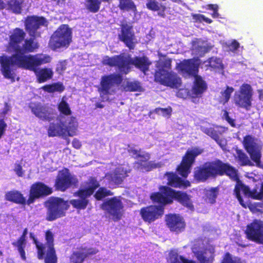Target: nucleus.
Here are the masks:
<instances>
[{"instance_id": "nucleus-1", "label": "nucleus", "mask_w": 263, "mask_h": 263, "mask_svg": "<svg viewBox=\"0 0 263 263\" xmlns=\"http://www.w3.org/2000/svg\"><path fill=\"white\" fill-rule=\"evenodd\" d=\"M51 60V58L46 54L24 55L21 52H17L12 57H0L1 70L6 78L11 79L14 77L16 68H22L34 71L38 81L44 82L52 78L53 71L50 68L38 69L37 67L50 62Z\"/></svg>"}, {"instance_id": "nucleus-2", "label": "nucleus", "mask_w": 263, "mask_h": 263, "mask_svg": "<svg viewBox=\"0 0 263 263\" xmlns=\"http://www.w3.org/2000/svg\"><path fill=\"white\" fill-rule=\"evenodd\" d=\"M160 193H154L151 196V199L159 205H151L141 210L140 214L143 220L151 222L160 217L163 214L164 206L172 202V199H180L181 193L175 192L169 187L163 186L160 188Z\"/></svg>"}, {"instance_id": "nucleus-3", "label": "nucleus", "mask_w": 263, "mask_h": 263, "mask_svg": "<svg viewBox=\"0 0 263 263\" xmlns=\"http://www.w3.org/2000/svg\"><path fill=\"white\" fill-rule=\"evenodd\" d=\"M234 166L228 163H224L219 159L206 162L196 167L194 172V177L198 182H204L210 178L226 175L234 178L235 175Z\"/></svg>"}, {"instance_id": "nucleus-4", "label": "nucleus", "mask_w": 263, "mask_h": 263, "mask_svg": "<svg viewBox=\"0 0 263 263\" xmlns=\"http://www.w3.org/2000/svg\"><path fill=\"white\" fill-rule=\"evenodd\" d=\"M102 62L104 65L117 67L118 70L123 74L128 73L133 65L145 73L150 64L146 57L132 58L129 55L125 53L112 57L105 56L103 58Z\"/></svg>"}, {"instance_id": "nucleus-5", "label": "nucleus", "mask_w": 263, "mask_h": 263, "mask_svg": "<svg viewBox=\"0 0 263 263\" xmlns=\"http://www.w3.org/2000/svg\"><path fill=\"white\" fill-rule=\"evenodd\" d=\"M171 63L169 59H160L157 62L155 80L164 85L178 88L181 85V80L175 73L168 71Z\"/></svg>"}, {"instance_id": "nucleus-6", "label": "nucleus", "mask_w": 263, "mask_h": 263, "mask_svg": "<svg viewBox=\"0 0 263 263\" xmlns=\"http://www.w3.org/2000/svg\"><path fill=\"white\" fill-rule=\"evenodd\" d=\"M78 122L75 118L60 116L54 122L50 124L48 128L49 136H69L75 135Z\"/></svg>"}, {"instance_id": "nucleus-7", "label": "nucleus", "mask_w": 263, "mask_h": 263, "mask_svg": "<svg viewBox=\"0 0 263 263\" xmlns=\"http://www.w3.org/2000/svg\"><path fill=\"white\" fill-rule=\"evenodd\" d=\"M25 35V33L23 30L19 28H16L14 30L12 34L10 36L9 47L10 50H12L15 52V53L11 57L15 55L17 52H21L25 55L24 53L25 52H32L38 48L37 43L34 42L32 39H30L25 40L23 48H21L19 44L23 41Z\"/></svg>"}, {"instance_id": "nucleus-8", "label": "nucleus", "mask_w": 263, "mask_h": 263, "mask_svg": "<svg viewBox=\"0 0 263 263\" xmlns=\"http://www.w3.org/2000/svg\"><path fill=\"white\" fill-rule=\"evenodd\" d=\"M46 243L43 244L34 240L37 248L38 258H44L45 263H57V257L54 248L53 235L50 231H48L45 235Z\"/></svg>"}, {"instance_id": "nucleus-9", "label": "nucleus", "mask_w": 263, "mask_h": 263, "mask_svg": "<svg viewBox=\"0 0 263 263\" xmlns=\"http://www.w3.org/2000/svg\"><path fill=\"white\" fill-rule=\"evenodd\" d=\"M122 78L119 74L113 73L105 76L101 78L99 92L103 101L109 99V95L115 93L117 88L121 83Z\"/></svg>"}, {"instance_id": "nucleus-10", "label": "nucleus", "mask_w": 263, "mask_h": 263, "mask_svg": "<svg viewBox=\"0 0 263 263\" xmlns=\"http://www.w3.org/2000/svg\"><path fill=\"white\" fill-rule=\"evenodd\" d=\"M71 40V29L67 25H62L52 35L49 41V46L53 49L67 47Z\"/></svg>"}, {"instance_id": "nucleus-11", "label": "nucleus", "mask_w": 263, "mask_h": 263, "mask_svg": "<svg viewBox=\"0 0 263 263\" xmlns=\"http://www.w3.org/2000/svg\"><path fill=\"white\" fill-rule=\"evenodd\" d=\"M128 152L131 156L137 159V162L135 166L142 171H149L153 168L161 167L163 165L162 162H147L149 159L148 153L141 152L135 146H129Z\"/></svg>"}, {"instance_id": "nucleus-12", "label": "nucleus", "mask_w": 263, "mask_h": 263, "mask_svg": "<svg viewBox=\"0 0 263 263\" xmlns=\"http://www.w3.org/2000/svg\"><path fill=\"white\" fill-rule=\"evenodd\" d=\"M99 186V183L95 178H91L89 179L86 188L81 190L78 192L79 198L71 200L70 201V204L77 209H85L88 203V200L87 198L93 194L94 191Z\"/></svg>"}, {"instance_id": "nucleus-13", "label": "nucleus", "mask_w": 263, "mask_h": 263, "mask_svg": "<svg viewBox=\"0 0 263 263\" xmlns=\"http://www.w3.org/2000/svg\"><path fill=\"white\" fill-rule=\"evenodd\" d=\"M243 145L251 159L256 163L258 167H262L261 163V147L255 142L254 139L251 135H246L243 137Z\"/></svg>"}, {"instance_id": "nucleus-14", "label": "nucleus", "mask_w": 263, "mask_h": 263, "mask_svg": "<svg viewBox=\"0 0 263 263\" xmlns=\"http://www.w3.org/2000/svg\"><path fill=\"white\" fill-rule=\"evenodd\" d=\"M47 219L49 221H52L64 216L65 211L67 209V203L60 198L49 200L47 203Z\"/></svg>"}, {"instance_id": "nucleus-15", "label": "nucleus", "mask_w": 263, "mask_h": 263, "mask_svg": "<svg viewBox=\"0 0 263 263\" xmlns=\"http://www.w3.org/2000/svg\"><path fill=\"white\" fill-rule=\"evenodd\" d=\"M252 89L250 85L243 84L239 90L236 92L234 96L235 104L238 106L249 110L251 106Z\"/></svg>"}, {"instance_id": "nucleus-16", "label": "nucleus", "mask_w": 263, "mask_h": 263, "mask_svg": "<svg viewBox=\"0 0 263 263\" xmlns=\"http://www.w3.org/2000/svg\"><path fill=\"white\" fill-rule=\"evenodd\" d=\"M203 149L195 147L188 149L182 158V178H186L191 172L192 165L195 162L196 158L201 154Z\"/></svg>"}, {"instance_id": "nucleus-17", "label": "nucleus", "mask_w": 263, "mask_h": 263, "mask_svg": "<svg viewBox=\"0 0 263 263\" xmlns=\"http://www.w3.org/2000/svg\"><path fill=\"white\" fill-rule=\"evenodd\" d=\"M247 238L259 244H263V221L255 219L247 225L245 231Z\"/></svg>"}, {"instance_id": "nucleus-18", "label": "nucleus", "mask_w": 263, "mask_h": 263, "mask_svg": "<svg viewBox=\"0 0 263 263\" xmlns=\"http://www.w3.org/2000/svg\"><path fill=\"white\" fill-rule=\"evenodd\" d=\"M102 209L112 216L115 221L118 220L122 216L123 204L119 197H113L105 201L102 204Z\"/></svg>"}, {"instance_id": "nucleus-19", "label": "nucleus", "mask_w": 263, "mask_h": 263, "mask_svg": "<svg viewBox=\"0 0 263 263\" xmlns=\"http://www.w3.org/2000/svg\"><path fill=\"white\" fill-rule=\"evenodd\" d=\"M26 28L30 35L34 37L40 36V28L42 26L47 25V21L43 17L30 16L28 17L25 22Z\"/></svg>"}, {"instance_id": "nucleus-20", "label": "nucleus", "mask_w": 263, "mask_h": 263, "mask_svg": "<svg viewBox=\"0 0 263 263\" xmlns=\"http://www.w3.org/2000/svg\"><path fill=\"white\" fill-rule=\"evenodd\" d=\"M200 60L197 58L184 60L182 61V76L185 78H191L199 76Z\"/></svg>"}, {"instance_id": "nucleus-21", "label": "nucleus", "mask_w": 263, "mask_h": 263, "mask_svg": "<svg viewBox=\"0 0 263 263\" xmlns=\"http://www.w3.org/2000/svg\"><path fill=\"white\" fill-rule=\"evenodd\" d=\"M77 182V179L67 170H64L59 173L55 181V186L58 190L64 191Z\"/></svg>"}, {"instance_id": "nucleus-22", "label": "nucleus", "mask_w": 263, "mask_h": 263, "mask_svg": "<svg viewBox=\"0 0 263 263\" xmlns=\"http://www.w3.org/2000/svg\"><path fill=\"white\" fill-rule=\"evenodd\" d=\"M51 193V190L44 184L37 182L32 185L30 190L29 197L27 201L29 205L34 201L43 196L47 195Z\"/></svg>"}, {"instance_id": "nucleus-23", "label": "nucleus", "mask_w": 263, "mask_h": 263, "mask_svg": "<svg viewBox=\"0 0 263 263\" xmlns=\"http://www.w3.org/2000/svg\"><path fill=\"white\" fill-rule=\"evenodd\" d=\"M29 108L32 112L42 120L50 121L53 118L52 111L49 107L39 103H30Z\"/></svg>"}, {"instance_id": "nucleus-24", "label": "nucleus", "mask_w": 263, "mask_h": 263, "mask_svg": "<svg viewBox=\"0 0 263 263\" xmlns=\"http://www.w3.org/2000/svg\"><path fill=\"white\" fill-rule=\"evenodd\" d=\"M194 78L190 96L192 99L201 98L208 89V85L200 75L196 76Z\"/></svg>"}, {"instance_id": "nucleus-25", "label": "nucleus", "mask_w": 263, "mask_h": 263, "mask_svg": "<svg viewBox=\"0 0 263 263\" xmlns=\"http://www.w3.org/2000/svg\"><path fill=\"white\" fill-rule=\"evenodd\" d=\"M129 171L130 169L127 165H120L112 173L107 174L105 178L115 184H120L127 177Z\"/></svg>"}, {"instance_id": "nucleus-26", "label": "nucleus", "mask_w": 263, "mask_h": 263, "mask_svg": "<svg viewBox=\"0 0 263 263\" xmlns=\"http://www.w3.org/2000/svg\"><path fill=\"white\" fill-rule=\"evenodd\" d=\"M119 38L130 49H133L135 44L134 34L132 31V27L127 24H123L122 26L121 34Z\"/></svg>"}, {"instance_id": "nucleus-27", "label": "nucleus", "mask_w": 263, "mask_h": 263, "mask_svg": "<svg viewBox=\"0 0 263 263\" xmlns=\"http://www.w3.org/2000/svg\"><path fill=\"white\" fill-rule=\"evenodd\" d=\"M192 48L197 54L202 56L212 50L213 46L201 39L196 38L192 42Z\"/></svg>"}, {"instance_id": "nucleus-28", "label": "nucleus", "mask_w": 263, "mask_h": 263, "mask_svg": "<svg viewBox=\"0 0 263 263\" xmlns=\"http://www.w3.org/2000/svg\"><path fill=\"white\" fill-rule=\"evenodd\" d=\"M98 250L95 249H82L74 251L70 256V263H82L88 255L95 254Z\"/></svg>"}, {"instance_id": "nucleus-29", "label": "nucleus", "mask_w": 263, "mask_h": 263, "mask_svg": "<svg viewBox=\"0 0 263 263\" xmlns=\"http://www.w3.org/2000/svg\"><path fill=\"white\" fill-rule=\"evenodd\" d=\"M194 254L199 263H213L214 260V249L205 248L197 251Z\"/></svg>"}, {"instance_id": "nucleus-30", "label": "nucleus", "mask_w": 263, "mask_h": 263, "mask_svg": "<svg viewBox=\"0 0 263 263\" xmlns=\"http://www.w3.org/2000/svg\"><path fill=\"white\" fill-rule=\"evenodd\" d=\"M234 169L235 172V176L234 178H231L230 176H228L229 178L232 181H236V184L235 186V188L234 190V194L239 202V203L244 208H246V204L243 201V200L240 195V192L242 191L241 186L242 182L239 179L238 170L234 167Z\"/></svg>"}, {"instance_id": "nucleus-31", "label": "nucleus", "mask_w": 263, "mask_h": 263, "mask_svg": "<svg viewBox=\"0 0 263 263\" xmlns=\"http://www.w3.org/2000/svg\"><path fill=\"white\" fill-rule=\"evenodd\" d=\"M219 192V188L218 186L205 189L204 191V196L203 198L206 202L210 204H214L216 202Z\"/></svg>"}, {"instance_id": "nucleus-32", "label": "nucleus", "mask_w": 263, "mask_h": 263, "mask_svg": "<svg viewBox=\"0 0 263 263\" xmlns=\"http://www.w3.org/2000/svg\"><path fill=\"white\" fill-rule=\"evenodd\" d=\"M166 221L167 225L172 231L180 230L181 218L179 216L176 214H171L166 216Z\"/></svg>"}, {"instance_id": "nucleus-33", "label": "nucleus", "mask_w": 263, "mask_h": 263, "mask_svg": "<svg viewBox=\"0 0 263 263\" xmlns=\"http://www.w3.org/2000/svg\"><path fill=\"white\" fill-rule=\"evenodd\" d=\"M5 198L7 200L13 201L18 203H25V198L20 192L17 191H10L5 195Z\"/></svg>"}, {"instance_id": "nucleus-34", "label": "nucleus", "mask_w": 263, "mask_h": 263, "mask_svg": "<svg viewBox=\"0 0 263 263\" xmlns=\"http://www.w3.org/2000/svg\"><path fill=\"white\" fill-rule=\"evenodd\" d=\"M207 62L206 66L213 69H223V65L221 59L216 57L209 58L205 63Z\"/></svg>"}, {"instance_id": "nucleus-35", "label": "nucleus", "mask_w": 263, "mask_h": 263, "mask_svg": "<svg viewBox=\"0 0 263 263\" xmlns=\"http://www.w3.org/2000/svg\"><path fill=\"white\" fill-rule=\"evenodd\" d=\"M165 175L168 181L167 184L174 187H180L181 186V179L175 173H167Z\"/></svg>"}, {"instance_id": "nucleus-36", "label": "nucleus", "mask_w": 263, "mask_h": 263, "mask_svg": "<svg viewBox=\"0 0 263 263\" xmlns=\"http://www.w3.org/2000/svg\"><path fill=\"white\" fill-rule=\"evenodd\" d=\"M7 3L5 8L11 10L13 12L19 13L21 10L22 0H5Z\"/></svg>"}, {"instance_id": "nucleus-37", "label": "nucleus", "mask_w": 263, "mask_h": 263, "mask_svg": "<svg viewBox=\"0 0 263 263\" xmlns=\"http://www.w3.org/2000/svg\"><path fill=\"white\" fill-rule=\"evenodd\" d=\"M119 7L122 10L132 11L137 10L136 6L132 0H119Z\"/></svg>"}, {"instance_id": "nucleus-38", "label": "nucleus", "mask_w": 263, "mask_h": 263, "mask_svg": "<svg viewBox=\"0 0 263 263\" xmlns=\"http://www.w3.org/2000/svg\"><path fill=\"white\" fill-rule=\"evenodd\" d=\"M12 245L17 247V250L21 255V257L23 260H25L26 257L25 256V252L24 248L26 246V240L23 238L20 237L16 242L12 243Z\"/></svg>"}, {"instance_id": "nucleus-39", "label": "nucleus", "mask_w": 263, "mask_h": 263, "mask_svg": "<svg viewBox=\"0 0 263 263\" xmlns=\"http://www.w3.org/2000/svg\"><path fill=\"white\" fill-rule=\"evenodd\" d=\"M41 89L48 92H53L55 91L62 92L64 90V87L62 83H56L51 85L44 86Z\"/></svg>"}, {"instance_id": "nucleus-40", "label": "nucleus", "mask_w": 263, "mask_h": 263, "mask_svg": "<svg viewBox=\"0 0 263 263\" xmlns=\"http://www.w3.org/2000/svg\"><path fill=\"white\" fill-rule=\"evenodd\" d=\"M237 158L241 166H252L253 164L250 160L247 155L241 150L237 151Z\"/></svg>"}, {"instance_id": "nucleus-41", "label": "nucleus", "mask_w": 263, "mask_h": 263, "mask_svg": "<svg viewBox=\"0 0 263 263\" xmlns=\"http://www.w3.org/2000/svg\"><path fill=\"white\" fill-rule=\"evenodd\" d=\"M146 7L152 11L162 10L164 11L165 7L159 4L156 0H146Z\"/></svg>"}, {"instance_id": "nucleus-42", "label": "nucleus", "mask_w": 263, "mask_h": 263, "mask_svg": "<svg viewBox=\"0 0 263 263\" xmlns=\"http://www.w3.org/2000/svg\"><path fill=\"white\" fill-rule=\"evenodd\" d=\"M182 205L191 211L194 210V206L191 199V196L184 192H182Z\"/></svg>"}, {"instance_id": "nucleus-43", "label": "nucleus", "mask_w": 263, "mask_h": 263, "mask_svg": "<svg viewBox=\"0 0 263 263\" xmlns=\"http://www.w3.org/2000/svg\"><path fill=\"white\" fill-rule=\"evenodd\" d=\"M234 90L233 87L227 86L225 90L221 92V102H222L223 104L228 102Z\"/></svg>"}, {"instance_id": "nucleus-44", "label": "nucleus", "mask_w": 263, "mask_h": 263, "mask_svg": "<svg viewBox=\"0 0 263 263\" xmlns=\"http://www.w3.org/2000/svg\"><path fill=\"white\" fill-rule=\"evenodd\" d=\"M202 132L208 136L211 137L218 143V141L220 140L219 132L213 127L204 128L202 130Z\"/></svg>"}, {"instance_id": "nucleus-45", "label": "nucleus", "mask_w": 263, "mask_h": 263, "mask_svg": "<svg viewBox=\"0 0 263 263\" xmlns=\"http://www.w3.org/2000/svg\"><path fill=\"white\" fill-rule=\"evenodd\" d=\"M58 108L61 113L65 117L71 114V110L68 104L63 100L59 104Z\"/></svg>"}, {"instance_id": "nucleus-46", "label": "nucleus", "mask_w": 263, "mask_h": 263, "mask_svg": "<svg viewBox=\"0 0 263 263\" xmlns=\"http://www.w3.org/2000/svg\"><path fill=\"white\" fill-rule=\"evenodd\" d=\"M124 88L126 91H135L140 90L141 87L138 82H127Z\"/></svg>"}, {"instance_id": "nucleus-47", "label": "nucleus", "mask_w": 263, "mask_h": 263, "mask_svg": "<svg viewBox=\"0 0 263 263\" xmlns=\"http://www.w3.org/2000/svg\"><path fill=\"white\" fill-rule=\"evenodd\" d=\"M181 256L178 255L176 250H172L169 253V256L167 259L169 263H181Z\"/></svg>"}, {"instance_id": "nucleus-48", "label": "nucleus", "mask_w": 263, "mask_h": 263, "mask_svg": "<svg viewBox=\"0 0 263 263\" xmlns=\"http://www.w3.org/2000/svg\"><path fill=\"white\" fill-rule=\"evenodd\" d=\"M112 195L111 192L104 187L100 188L95 195L96 198L98 200H101L103 198Z\"/></svg>"}, {"instance_id": "nucleus-49", "label": "nucleus", "mask_w": 263, "mask_h": 263, "mask_svg": "<svg viewBox=\"0 0 263 263\" xmlns=\"http://www.w3.org/2000/svg\"><path fill=\"white\" fill-rule=\"evenodd\" d=\"M172 111V108L170 107L166 108H157L155 110L156 114L165 117H168L171 115Z\"/></svg>"}, {"instance_id": "nucleus-50", "label": "nucleus", "mask_w": 263, "mask_h": 263, "mask_svg": "<svg viewBox=\"0 0 263 263\" xmlns=\"http://www.w3.org/2000/svg\"><path fill=\"white\" fill-rule=\"evenodd\" d=\"M220 263H238L236 260H234L231 254L229 252L224 254L222 260Z\"/></svg>"}, {"instance_id": "nucleus-51", "label": "nucleus", "mask_w": 263, "mask_h": 263, "mask_svg": "<svg viewBox=\"0 0 263 263\" xmlns=\"http://www.w3.org/2000/svg\"><path fill=\"white\" fill-rule=\"evenodd\" d=\"M223 118L229 123V124L233 127L236 126L235 120L232 119L229 115V112L226 110H223Z\"/></svg>"}, {"instance_id": "nucleus-52", "label": "nucleus", "mask_w": 263, "mask_h": 263, "mask_svg": "<svg viewBox=\"0 0 263 263\" xmlns=\"http://www.w3.org/2000/svg\"><path fill=\"white\" fill-rule=\"evenodd\" d=\"M239 43L236 40H234L230 45V49L232 51H235L239 47Z\"/></svg>"}, {"instance_id": "nucleus-53", "label": "nucleus", "mask_w": 263, "mask_h": 263, "mask_svg": "<svg viewBox=\"0 0 263 263\" xmlns=\"http://www.w3.org/2000/svg\"><path fill=\"white\" fill-rule=\"evenodd\" d=\"M241 189L242 191L245 195L249 196L251 191L248 186H247L242 183Z\"/></svg>"}, {"instance_id": "nucleus-54", "label": "nucleus", "mask_w": 263, "mask_h": 263, "mask_svg": "<svg viewBox=\"0 0 263 263\" xmlns=\"http://www.w3.org/2000/svg\"><path fill=\"white\" fill-rule=\"evenodd\" d=\"M198 19L200 21H202L208 24H211L212 23V20L206 16H205L203 14H199L198 15Z\"/></svg>"}, {"instance_id": "nucleus-55", "label": "nucleus", "mask_w": 263, "mask_h": 263, "mask_svg": "<svg viewBox=\"0 0 263 263\" xmlns=\"http://www.w3.org/2000/svg\"><path fill=\"white\" fill-rule=\"evenodd\" d=\"M258 193L256 190L254 189L253 191H251L249 197L252 198V199H256V200H261L262 198H257L258 196Z\"/></svg>"}, {"instance_id": "nucleus-56", "label": "nucleus", "mask_w": 263, "mask_h": 263, "mask_svg": "<svg viewBox=\"0 0 263 263\" xmlns=\"http://www.w3.org/2000/svg\"><path fill=\"white\" fill-rule=\"evenodd\" d=\"M6 126V124L5 123L4 121L0 119V138L4 134Z\"/></svg>"}, {"instance_id": "nucleus-57", "label": "nucleus", "mask_w": 263, "mask_h": 263, "mask_svg": "<svg viewBox=\"0 0 263 263\" xmlns=\"http://www.w3.org/2000/svg\"><path fill=\"white\" fill-rule=\"evenodd\" d=\"M15 172L18 176H22L23 174L22 167L20 165H17L15 166Z\"/></svg>"}, {"instance_id": "nucleus-58", "label": "nucleus", "mask_w": 263, "mask_h": 263, "mask_svg": "<svg viewBox=\"0 0 263 263\" xmlns=\"http://www.w3.org/2000/svg\"><path fill=\"white\" fill-rule=\"evenodd\" d=\"M72 144L73 146L77 149L80 148L81 146V142L79 141V140L76 139H73L72 142Z\"/></svg>"}, {"instance_id": "nucleus-59", "label": "nucleus", "mask_w": 263, "mask_h": 263, "mask_svg": "<svg viewBox=\"0 0 263 263\" xmlns=\"http://www.w3.org/2000/svg\"><path fill=\"white\" fill-rule=\"evenodd\" d=\"M10 106L8 104V103H5V106H4V108H3L2 111L1 112V114L3 115H5L6 114H7V112H8V111L10 110Z\"/></svg>"}, {"instance_id": "nucleus-60", "label": "nucleus", "mask_w": 263, "mask_h": 263, "mask_svg": "<svg viewBox=\"0 0 263 263\" xmlns=\"http://www.w3.org/2000/svg\"><path fill=\"white\" fill-rule=\"evenodd\" d=\"M207 7L208 9L213 10V11L218 10V6L217 4H209Z\"/></svg>"}, {"instance_id": "nucleus-61", "label": "nucleus", "mask_w": 263, "mask_h": 263, "mask_svg": "<svg viewBox=\"0 0 263 263\" xmlns=\"http://www.w3.org/2000/svg\"><path fill=\"white\" fill-rule=\"evenodd\" d=\"M65 62H61L57 67L58 70H63L65 69Z\"/></svg>"}, {"instance_id": "nucleus-62", "label": "nucleus", "mask_w": 263, "mask_h": 263, "mask_svg": "<svg viewBox=\"0 0 263 263\" xmlns=\"http://www.w3.org/2000/svg\"><path fill=\"white\" fill-rule=\"evenodd\" d=\"M191 185V183L187 180H184L182 179V187L186 188Z\"/></svg>"}, {"instance_id": "nucleus-63", "label": "nucleus", "mask_w": 263, "mask_h": 263, "mask_svg": "<svg viewBox=\"0 0 263 263\" xmlns=\"http://www.w3.org/2000/svg\"><path fill=\"white\" fill-rule=\"evenodd\" d=\"M182 263H196L195 261L193 260H190L182 256Z\"/></svg>"}, {"instance_id": "nucleus-64", "label": "nucleus", "mask_w": 263, "mask_h": 263, "mask_svg": "<svg viewBox=\"0 0 263 263\" xmlns=\"http://www.w3.org/2000/svg\"><path fill=\"white\" fill-rule=\"evenodd\" d=\"M258 196L257 198H263V183L261 184L260 191L258 193Z\"/></svg>"}]
</instances>
